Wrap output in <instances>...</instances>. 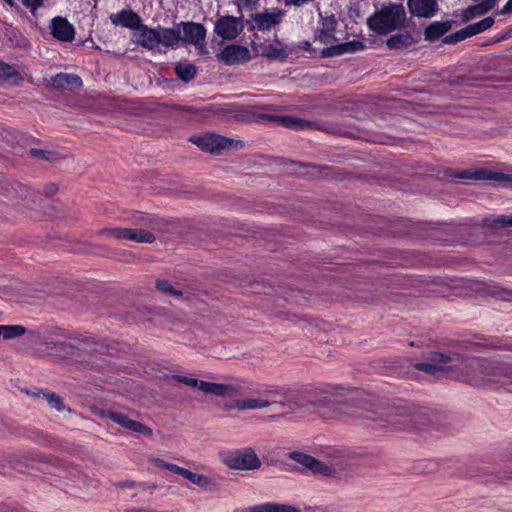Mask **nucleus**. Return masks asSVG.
<instances>
[{"instance_id":"nucleus-1","label":"nucleus","mask_w":512,"mask_h":512,"mask_svg":"<svg viewBox=\"0 0 512 512\" xmlns=\"http://www.w3.org/2000/svg\"><path fill=\"white\" fill-rule=\"evenodd\" d=\"M465 381L474 386H500L512 391V366L487 359H471Z\"/></svg>"},{"instance_id":"nucleus-2","label":"nucleus","mask_w":512,"mask_h":512,"mask_svg":"<svg viewBox=\"0 0 512 512\" xmlns=\"http://www.w3.org/2000/svg\"><path fill=\"white\" fill-rule=\"evenodd\" d=\"M110 20L116 26L131 29L132 42L153 53L156 52V37L162 36V40L167 41L171 34L170 31L161 29V25L153 28L142 24L140 17L131 10L111 14Z\"/></svg>"},{"instance_id":"nucleus-3","label":"nucleus","mask_w":512,"mask_h":512,"mask_svg":"<svg viewBox=\"0 0 512 512\" xmlns=\"http://www.w3.org/2000/svg\"><path fill=\"white\" fill-rule=\"evenodd\" d=\"M161 29L171 34L167 41L162 40V36L156 37V52H160L162 47L176 49L181 45L200 44L206 38V29L200 23L180 22L173 27L161 26Z\"/></svg>"},{"instance_id":"nucleus-4","label":"nucleus","mask_w":512,"mask_h":512,"mask_svg":"<svg viewBox=\"0 0 512 512\" xmlns=\"http://www.w3.org/2000/svg\"><path fill=\"white\" fill-rule=\"evenodd\" d=\"M407 20L406 11L402 4H389L381 7L367 18L370 30L385 35L404 26Z\"/></svg>"},{"instance_id":"nucleus-5","label":"nucleus","mask_w":512,"mask_h":512,"mask_svg":"<svg viewBox=\"0 0 512 512\" xmlns=\"http://www.w3.org/2000/svg\"><path fill=\"white\" fill-rule=\"evenodd\" d=\"M235 118L237 120L241 121H270L277 124H280L284 127L294 129V130H303L307 127H310L312 125L311 122L304 121L300 118L296 117H286V116H279L275 114H268V113H255L252 111H241L237 114H235Z\"/></svg>"},{"instance_id":"nucleus-6","label":"nucleus","mask_w":512,"mask_h":512,"mask_svg":"<svg viewBox=\"0 0 512 512\" xmlns=\"http://www.w3.org/2000/svg\"><path fill=\"white\" fill-rule=\"evenodd\" d=\"M253 50L268 60L285 61L293 52L292 46L275 37L253 45Z\"/></svg>"},{"instance_id":"nucleus-7","label":"nucleus","mask_w":512,"mask_h":512,"mask_svg":"<svg viewBox=\"0 0 512 512\" xmlns=\"http://www.w3.org/2000/svg\"><path fill=\"white\" fill-rule=\"evenodd\" d=\"M201 150L220 154L223 150L230 147H243L239 140L230 139L214 133H206L202 136H194L190 139Z\"/></svg>"},{"instance_id":"nucleus-8","label":"nucleus","mask_w":512,"mask_h":512,"mask_svg":"<svg viewBox=\"0 0 512 512\" xmlns=\"http://www.w3.org/2000/svg\"><path fill=\"white\" fill-rule=\"evenodd\" d=\"M222 461L230 469L236 470H256L261 466V461L252 448L228 453L222 457Z\"/></svg>"},{"instance_id":"nucleus-9","label":"nucleus","mask_w":512,"mask_h":512,"mask_svg":"<svg viewBox=\"0 0 512 512\" xmlns=\"http://www.w3.org/2000/svg\"><path fill=\"white\" fill-rule=\"evenodd\" d=\"M283 17L284 12L277 8L255 13L248 21L249 29L251 31H269L279 25Z\"/></svg>"},{"instance_id":"nucleus-10","label":"nucleus","mask_w":512,"mask_h":512,"mask_svg":"<svg viewBox=\"0 0 512 512\" xmlns=\"http://www.w3.org/2000/svg\"><path fill=\"white\" fill-rule=\"evenodd\" d=\"M244 23L241 17L221 16L214 24V33L222 40H235L243 31Z\"/></svg>"},{"instance_id":"nucleus-11","label":"nucleus","mask_w":512,"mask_h":512,"mask_svg":"<svg viewBox=\"0 0 512 512\" xmlns=\"http://www.w3.org/2000/svg\"><path fill=\"white\" fill-rule=\"evenodd\" d=\"M456 357L446 355L439 352H433L430 354L429 361L419 362L415 364V368L419 371H423L429 374H436L440 371L451 370L456 366Z\"/></svg>"},{"instance_id":"nucleus-12","label":"nucleus","mask_w":512,"mask_h":512,"mask_svg":"<svg viewBox=\"0 0 512 512\" xmlns=\"http://www.w3.org/2000/svg\"><path fill=\"white\" fill-rule=\"evenodd\" d=\"M455 177L460 179L492 181L503 186H508L510 183H512V171L503 173L486 168H481L475 170L474 172L464 171L455 175Z\"/></svg>"},{"instance_id":"nucleus-13","label":"nucleus","mask_w":512,"mask_h":512,"mask_svg":"<svg viewBox=\"0 0 512 512\" xmlns=\"http://www.w3.org/2000/svg\"><path fill=\"white\" fill-rule=\"evenodd\" d=\"M102 417L110 419L114 423L136 434H142L147 437H151L153 434L152 429L150 427L138 421L130 419L124 413L112 410H105L102 412Z\"/></svg>"},{"instance_id":"nucleus-14","label":"nucleus","mask_w":512,"mask_h":512,"mask_svg":"<svg viewBox=\"0 0 512 512\" xmlns=\"http://www.w3.org/2000/svg\"><path fill=\"white\" fill-rule=\"evenodd\" d=\"M218 61L226 65L243 64L251 60L250 50L241 45L230 44L225 46L217 55Z\"/></svg>"},{"instance_id":"nucleus-15","label":"nucleus","mask_w":512,"mask_h":512,"mask_svg":"<svg viewBox=\"0 0 512 512\" xmlns=\"http://www.w3.org/2000/svg\"><path fill=\"white\" fill-rule=\"evenodd\" d=\"M271 405L276 406L277 411H279L280 409H283V408H287L288 410H293V403L290 401L277 402V401H268V400H264V399H255V398L236 399L230 405H227L226 409L235 408L239 411H245V410L262 409V408H266Z\"/></svg>"},{"instance_id":"nucleus-16","label":"nucleus","mask_w":512,"mask_h":512,"mask_svg":"<svg viewBox=\"0 0 512 512\" xmlns=\"http://www.w3.org/2000/svg\"><path fill=\"white\" fill-rule=\"evenodd\" d=\"M291 459H293L295 462L303 465L304 467L308 468L315 474H320L323 476H333L337 472V468L334 466L325 464L316 458L307 455L302 452H292L290 454Z\"/></svg>"},{"instance_id":"nucleus-17","label":"nucleus","mask_w":512,"mask_h":512,"mask_svg":"<svg viewBox=\"0 0 512 512\" xmlns=\"http://www.w3.org/2000/svg\"><path fill=\"white\" fill-rule=\"evenodd\" d=\"M200 391L217 397H236L243 393L242 386L234 383L201 381Z\"/></svg>"},{"instance_id":"nucleus-18","label":"nucleus","mask_w":512,"mask_h":512,"mask_svg":"<svg viewBox=\"0 0 512 512\" xmlns=\"http://www.w3.org/2000/svg\"><path fill=\"white\" fill-rule=\"evenodd\" d=\"M494 23V19L492 17H486L479 22L470 24L465 28L457 31L454 34H451L445 38L446 43H454L458 41H462L468 37H472L477 35L487 29H489Z\"/></svg>"},{"instance_id":"nucleus-19","label":"nucleus","mask_w":512,"mask_h":512,"mask_svg":"<svg viewBox=\"0 0 512 512\" xmlns=\"http://www.w3.org/2000/svg\"><path fill=\"white\" fill-rule=\"evenodd\" d=\"M409 11L412 15L423 18H431L438 11L437 0H407Z\"/></svg>"},{"instance_id":"nucleus-20","label":"nucleus","mask_w":512,"mask_h":512,"mask_svg":"<svg viewBox=\"0 0 512 512\" xmlns=\"http://www.w3.org/2000/svg\"><path fill=\"white\" fill-rule=\"evenodd\" d=\"M51 34L63 42H71L74 39V27L63 17H55L50 24Z\"/></svg>"},{"instance_id":"nucleus-21","label":"nucleus","mask_w":512,"mask_h":512,"mask_svg":"<svg viewBox=\"0 0 512 512\" xmlns=\"http://www.w3.org/2000/svg\"><path fill=\"white\" fill-rule=\"evenodd\" d=\"M23 75L14 65L0 61V85L19 86L23 82Z\"/></svg>"},{"instance_id":"nucleus-22","label":"nucleus","mask_w":512,"mask_h":512,"mask_svg":"<svg viewBox=\"0 0 512 512\" xmlns=\"http://www.w3.org/2000/svg\"><path fill=\"white\" fill-rule=\"evenodd\" d=\"M336 24V19L332 15L322 18L320 28L316 32V40H318L322 44L334 43L336 41Z\"/></svg>"},{"instance_id":"nucleus-23","label":"nucleus","mask_w":512,"mask_h":512,"mask_svg":"<svg viewBox=\"0 0 512 512\" xmlns=\"http://www.w3.org/2000/svg\"><path fill=\"white\" fill-rule=\"evenodd\" d=\"M185 479L189 480L191 483L195 484L202 490L206 492H217L219 491V484L217 480L213 477H209L204 474L194 473L188 470L187 475H185Z\"/></svg>"},{"instance_id":"nucleus-24","label":"nucleus","mask_w":512,"mask_h":512,"mask_svg":"<svg viewBox=\"0 0 512 512\" xmlns=\"http://www.w3.org/2000/svg\"><path fill=\"white\" fill-rule=\"evenodd\" d=\"M234 512H301V510L288 504L268 502L246 509H237Z\"/></svg>"},{"instance_id":"nucleus-25","label":"nucleus","mask_w":512,"mask_h":512,"mask_svg":"<svg viewBox=\"0 0 512 512\" xmlns=\"http://www.w3.org/2000/svg\"><path fill=\"white\" fill-rule=\"evenodd\" d=\"M171 110L181 113H187L193 115L195 118H200L206 116L207 113L211 114H226L231 112L229 109L220 107V106H207L203 108H193V107H171Z\"/></svg>"},{"instance_id":"nucleus-26","label":"nucleus","mask_w":512,"mask_h":512,"mask_svg":"<svg viewBox=\"0 0 512 512\" xmlns=\"http://www.w3.org/2000/svg\"><path fill=\"white\" fill-rule=\"evenodd\" d=\"M499 0H483L476 5L469 6L463 13V18L469 21L490 11Z\"/></svg>"},{"instance_id":"nucleus-27","label":"nucleus","mask_w":512,"mask_h":512,"mask_svg":"<svg viewBox=\"0 0 512 512\" xmlns=\"http://www.w3.org/2000/svg\"><path fill=\"white\" fill-rule=\"evenodd\" d=\"M364 47L362 42L359 41H353L348 43H343L340 45L328 47L322 51V55L324 57H330L334 55H339L343 53H352L359 50H362Z\"/></svg>"},{"instance_id":"nucleus-28","label":"nucleus","mask_w":512,"mask_h":512,"mask_svg":"<svg viewBox=\"0 0 512 512\" xmlns=\"http://www.w3.org/2000/svg\"><path fill=\"white\" fill-rule=\"evenodd\" d=\"M451 29V22H433L424 31L425 39L436 40Z\"/></svg>"},{"instance_id":"nucleus-29","label":"nucleus","mask_w":512,"mask_h":512,"mask_svg":"<svg viewBox=\"0 0 512 512\" xmlns=\"http://www.w3.org/2000/svg\"><path fill=\"white\" fill-rule=\"evenodd\" d=\"M54 83L59 87H68L71 89L80 88L82 86V80L79 76L68 73L57 74Z\"/></svg>"},{"instance_id":"nucleus-30","label":"nucleus","mask_w":512,"mask_h":512,"mask_svg":"<svg viewBox=\"0 0 512 512\" xmlns=\"http://www.w3.org/2000/svg\"><path fill=\"white\" fill-rule=\"evenodd\" d=\"M127 240L136 243H153L156 240V237L148 230L130 228Z\"/></svg>"},{"instance_id":"nucleus-31","label":"nucleus","mask_w":512,"mask_h":512,"mask_svg":"<svg viewBox=\"0 0 512 512\" xmlns=\"http://www.w3.org/2000/svg\"><path fill=\"white\" fill-rule=\"evenodd\" d=\"M25 333L26 328L22 325H0V337L6 340L21 337Z\"/></svg>"},{"instance_id":"nucleus-32","label":"nucleus","mask_w":512,"mask_h":512,"mask_svg":"<svg viewBox=\"0 0 512 512\" xmlns=\"http://www.w3.org/2000/svg\"><path fill=\"white\" fill-rule=\"evenodd\" d=\"M175 72L180 79L189 81L195 76L196 67L193 64L187 62L178 63L175 66Z\"/></svg>"},{"instance_id":"nucleus-33","label":"nucleus","mask_w":512,"mask_h":512,"mask_svg":"<svg viewBox=\"0 0 512 512\" xmlns=\"http://www.w3.org/2000/svg\"><path fill=\"white\" fill-rule=\"evenodd\" d=\"M130 228H105L99 231L100 235L107 238H115L117 240H127Z\"/></svg>"},{"instance_id":"nucleus-34","label":"nucleus","mask_w":512,"mask_h":512,"mask_svg":"<svg viewBox=\"0 0 512 512\" xmlns=\"http://www.w3.org/2000/svg\"><path fill=\"white\" fill-rule=\"evenodd\" d=\"M157 289L165 295L172 296L175 298H181L182 292L175 288L170 282L167 280H157L156 281Z\"/></svg>"},{"instance_id":"nucleus-35","label":"nucleus","mask_w":512,"mask_h":512,"mask_svg":"<svg viewBox=\"0 0 512 512\" xmlns=\"http://www.w3.org/2000/svg\"><path fill=\"white\" fill-rule=\"evenodd\" d=\"M408 418L406 417H395V416H389V419H381L379 421V424H377L379 427H394V428H402V426L405 428L408 425Z\"/></svg>"},{"instance_id":"nucleus-36","label":"nucleus","mask_w":512,"mask_h":512,"mask_svg":"<svg viewBox=\"0 0 512 512\" xmlns=\"http://www.w3.org/2000/svg\"><path fill=\"white\" fill-rule=\"evenodd\" d=\"M154 463L157 467L167 469L174 474L182 476L183 478H185V475L188 473L187 469L182 468L176 464L168 463L162 459H155Z\"/></svg>"},{"instance_id":"nucleus-37","label":"nucleus","mask_w":512,"mask_h":512,"mask_svg":"<svg viewBox=\"0 0 512 512\" xmlns=\"http://www.w3.org/2000/svg\"><path fill=\"white\" fill-rule=\"evenodd\" d=\"M29 153L36 159H42L49 162H55L59 159L58 154L53 151L33 148L30 149Z\"/></svg>"},{"instance_id":"nucleus-38","label":"nucleus","mask_w":512,"mask_h":512,"mask_svg":"<svg viewBox=\"0 0 512 512\" xmlns=\"http://www.w3.org/2000/svg\"><path fill=\"white\" fill-rule=\"evenodd\" d=\"M409 42H410V37L408 34H398V35H394V36L390 37L386 41V45L390 49H397V48L408 45Z\"/></svg>"},{"instance_id":"nucleus-39","label":"nucleus","mask_w":512,"mask_h":512,"mask_svg":"<svg viewBox=\"0 0 512 512\" xmlns=\"http://www.w3.org/2000/svg\"><path fill=\"white\" fill-rule=\"evenodd\" d=\"M44 397H45L46 401L48 402V404L52 408L56 409L59 412L64 410L65 406L63 404V401H62L61 397L58 396L57 394H55V393L44 394Z\"/></svg>"},{"instance_id":"nucleus-40","label":"nucleus","mask_w":512,"mask_h":512,"mask_svg":"<svg viewBox=\"0 0 512 512\" xmlns=\"http://www.w3.org/2000/svg\"><path fill=\"white\" fill-rule=\"evenodd\" d=\"M172 379L176 380L177 382L183 383L189 387H196L200 390L201 380H198L196 378L186 377V376H181V375H173Z\"/></svg>"},{"instance_id":"nucleus-41","label":"nucleus","mask_w":512,"mask_h":512,"mask_svg":"<svg viewBox=\"0 0 512 512\" xmlns=\"http://www.w3.org/2000/svg\"><path fill=\"white\" fill-rule=\"evenodd\" d=\"M493 224L508 227L512 226V214L511 215H499L492 220Z\"/></svg>"},{"instance_id":"nucleus-42","label":"nucleus","mask_w":512,"mask_h":512,"mask_svg":"<svg viewBox=\"0 0 512 512\" xmlns=\"http://www.w3.org/2000/svg\"><path fill=\"white\" fill-rule=\"evenodd\" d=\"M21 1H22L23 5L25 7H27L33 14L43 4V0H21Z\"/></svg>"},{"instance_id":"nucleus-43","label":"nucleus","mask_w":512,"mask_h":512,"mask_svg":"<svg viewBox=\"0 0 512 512\" xmlns=\"http://www.w3.org/2000/svg\"><path fill=\"white\" fill-rule=\"evenodd\" d=\"M495 288L497 290L493 291V293L497 297L504 299V300H509L512 297V291L501 288V287H495Z\"/></svg>"},{"instance_id":"nucleus-44","label":"nucleus","mask_w":512,"mask_h":512,"mask_svg":"<svg viewBox=\"0 0 512 512\" xmlns=\"http://www.w3.org/2000/svg\"><path fill=\"white\" fill-rule=\"evenodd\" d=\"M136 485H137V483L130 481V480L120 481L115 484L116 487L122 488V489L123 488H133V487H136Z\"/></svg>"},{"instance_id":"nucleus-45","label":"nucleus","mask_w":512,"mask_h":512,"mask_svg":"<svg viewBox=\"0 0 512 512\" xmlns=\"http://www.w3.org/2000/svg\"><path fill=\"white\" fill-rule=\"evenodd\" d=\"M197 48V52L199 55H207L208 49L205 45V41L201 42L200 44H193Z\"/></svg>"},{"instance_id":"nucleus-46","label":"nucleus","mask_w":512,"mask_h":512,"mask_svg":"<svg viewBox=\"0 0 512 512\" xmlns=\"http://www.w3.org/2000/svg\"><path fill=\"white\" fill-rule=\"evenodd\" d=\"M512 13V0H508L503 8L499 11V14H511Z\"/></svg>"},{"instance_id":"nucleus-47","label":"nucleus","mask_w":512,"mask_h":512,"mask_svg":"<svg viewBox=\"0 0 512 512\" xmlns=\"http://www.w3.org/2000/svg\"><path fill=\"white\" fill-rule=\"evenodd\" d=\"M309 47H310L309 41H301L298 43V48H300V49L307 50V49H309Z\"/></svg>"},{"instance_id":"nucleus-48","label":"nucleus","mask_w":512,"mask_h":512,"mask_svg":"<svg viewBox=\"0 0 512 512\" xmlns=\"http://www.w3.org/2000/svg\"><path fill=\"white\" fill-rule=\"evenodd\" d=\"M136 486L140 487L142 489H148V488H155L156 487L155 484H152L151 486H149L147 483H137Z\"/></svg>"},{"instance_id":"nucleus-49","label":"nucleus","mask_w":512,"mask_h":512,"mask_svg":"<svg viewBox=\"0 0 512 512\" xmlns=\"http://www.w3.org/2000/svg\"><path fill=\"white\" fill-rule=\"evenodd\" d=\"M56 190H57V187H56L55 185L51 184V185L49 186V193H51V194H52V193H55V192H56Z\"/></svg>"},{"instance_id":"nucleus-50","label":"nucleus","mask_w":512,"mask_h":512,"mask_svg":"<svg viewBox=\"0 0 512 512\" xmlns=\"http://www.w3.org/2000/svg\"><path fill=\"white\" fill-rule=\"evenodd\" d=\"M364 417H365V419H368V420L377 421V419L372 414H367Z\"/></svg>"},{"instance_id":"nucleus-51","label":"nucleus","mask_w":512,"mask_h":512,"mask_svg":"<svg viewBox=\"0 0 512 512\" xmlns=\"http://www.w3.org/2000/svg\"><path fill=\"white\" fill-rule=\"evenodd\" d=\"M10 7H13L15 5L13 0H4Z\"/></svg>"},{"instance_id":"nucleus-52","label":"nucleus","mask_w":512,"mask_h":512,"mask_svg":"<svg viewBox=\"0 0 512 512\" xmlns=\"http://www.w3.org/2000/svg\"><path fill=\"white\" fill-rule=\"evenodd\" d=\"M144 223H145V224H147V223H149V224H150V223H151V219H150V218H149V219H146Z\"/></svg>"},{"instance_id":"nucleus-53","label":"nucleus","mask_w":512,"mask_h":512,"mask_svg":"<svg viewBox=\"0 0 512 512\" xmlns=\"http://www.w3.org/2000/svg\"><path fill=\"white\" fill-rule=\"evenodd\" d=\"M417 417H418V416L413 415V417H412L411 421H415Z\"/></svg>"}]
</instances>
